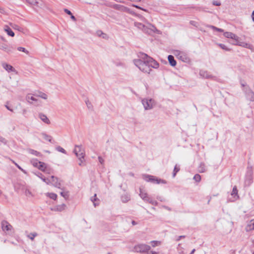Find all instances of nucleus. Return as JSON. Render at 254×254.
I'll list each match as a JSON object with an SVG mask.
<instances>
[{"label":"nucleus","instance_id":"1","mask_svg":"<svg viewBox=\"0 0 254 254\" xmlns=\"http://www.w3.org/2000/svg\"><path fill=\"white\" fill-rule=\"evenodd\" d=\"M134 64L142 72L149 73L151 68H157L159 64L145 54H141L139 59L133 61Z\"/></svg>","mask_w":254,"mask_h":254},{"label":"nucleus","instance_id":"2","mask_svg":"<svg viewBox=\"0 0 254 254\" xmlns=\"http://www.w3.org/2000/svg\"><path fill=\"white\" fill-rule=\"evenodd\" d=\"M31 162L33 166L37 168L39 170L47 173H50L51 169L46 163L39 161L37 159H32Z\"/></svg>","mask_w":254,"mask_h":254},{"label":"nucleus","instance_id":"3","mask_svg":"<svg viewBox=\"0 0 254 254\" xmlns=\"http://www.w3.org/2000/svg\"><path fill=\"white\" fill-rule=\"evenodd\" d=\"M141 102L146 110L152 109L156 104L155 101L152 99L144 98L142 100Z\"/></svg>","mask_w":254,"mask_h":254},{"label":"nucleus","instance_id":"4","mask_svg":"<svg viewBox=\"0 0 254 254\" xmlns=\"http://www.w3.org/2000/svg\"><path fill=\"white\" fill-rule=\"evenodd\" d=\"M26 101L30 104L35 106H38L40 104V102L38 99L36 98L35 96L31 94H28L25 97Z\"/></svg>","mask_w":254,"mask_h":254},{"label":"nucleus","instance_id":"5","mask_svg":"<svg viewBox=\"0 0 254 254\" xmlns=\"http://www.w3.org/2000/svg\"><path fill=\"white\" fill-rule=\"evenodd\" d=\"M150 249V247L146 244H138L134 247L135 252L137 253H145L148 252Z\"/></svg>","mask_w":254,"mask_h":254},{"label":"nucleus","instance_id":"6","mask_svg":"<svg viewBox=\"0 0 254 254\" xmlns=\"http://www.w3.org/2000/svg\"><path fill=\"white\" fill-rule=\"evenodd\" d=\"M73 152L77 157H85V151L81 145H75Z\"/></svg>","mask_w":254,"mask_h":254},{"label":"nucleus","instance_id":"7","mask_svg":"<svg viewBox=\"0 0 254 254\" xmlns=\"http://www.w3.org/2000/svg\"><path fill=\"white\" fill-rule=\"evenodd\" d=\"M0 50H2L6 53L9 54L13 53L14 49L11 46L4 43H1L0 44Z\"/></svg>","mask_w":254,"mask_h":254},{"label":"nucleus","instance_id":"8","mask_svg":"<svg viewBox=\"0 0 254 254\" xmlns=\"http://www.w3.org/2000/svg\"><path fill=\"white\" fill-rule=\"evenodd\" d=\"M233 44L235 45H238L239 46H241L244 48H248L252 51L253 50V46L252 45H251V44L246 43V42H240L239 41V39L238 40V41H236L235 43H234Z\"/></svg>","mask_w":254,"mask_h":254},{"label":"nucleus","instance_id":"9","mask_svg":"<svg viewBox=\"0 0 254 254\" xmlns=\"http://www.w3.org/2000/svg\"><path fill=\"white\" fill-rule=\"evenodd\" d=\"M140 193L139 195L140 197L145 201H149L150 198L148 197L147 192L145 190H144L143 188H140Z\"/></svg>","mask_w":254,"mask_h":254},{"label":"nucleus","instance_id":"10","mask_svg":"<svg viewBox=\"0 0 254 254\" xmlns=\"http://www.w3.org/2000/svg\"><path fill=\"white\" fill-rule=\"evenodd\" d=\"M144 179L146 181H151L156 184H159L160 183H165L166 182L163 180L155 179L153 176H146L145 177Z\"/></svg>","mask_w":254,"mask_h":254},{"label":"nucleus","instance_id":"11","mask_svg":"<svg viewBox=\"0 0 254 254\" xmlns=\"http://www.w3.org/2000/svg\"><path fill=\"white\" fill-rule=\"evenodd\" d=\"M174 55L179 59L183 61L187 60V57L186 54L180 51H176L174 52Z\"/></svg>","mask_w":254,"mask_h":254},{"label":"nucleus","instance_id":"12","mask_svg":"<svg viewBox=\"0 0 254 254\" xmlns=\"http://www.w3.org/2000/svg\"><path fill=\"white\" fill-rule=\"evenodd\" d=\"M51 184L58 188H60L61 187V184L59 179L53 176L51 177Z\"/></svg>","mask_w":254,"mask_h":254},{"label":"nucleus","instance_id":"13","mask_svg":"<svg viewBox=\"0 0 254 254\" xmlns=\"http://www.w3.org/2000/svg\"><path fill=\"white\" fill-rule=\"evenodd\" d=\"M1 227L2 230L5 232L10 231L12 229V226L7 221L1 222Z\"/></svg>","mask_w":254,"mask_h":254},{"label":"nucleus","instance_id":"14","mask_svg":"<svg viewBox=\"0 0 254 254\" xmlns=\"http://www.w3.org/2000/svg\"><path fill=\"white\" fill-rule=\"evenodd\" d=\"M224 36L227 38L234 39L235 41H238L239 39V37L230 32H226L224 33Z\"/></svg>","mask_w":254,"mask_h":254},{"label":"nucleus","instance_id":"15","mask_svg":"<svg viewBox=\"0 0 254 254\" xmlns=\"http://www.w3.org/2000/svg\"><path fill=\"white\" fill-rule=\"evenodd\" d=\"M1 65H2V67L4 69H5L6 71H7L8 72H10V71L14 72V71H15V70L13 68V67L12 66H11V65L7 64L6 63H5V62L2 63H1Z\"/></svg>","mask_w":254,"mask_h":254},{"label":"nucleus","instance_id":"16","mask_svg":"<svg viewBox=\"0 0 254 254\" xmlns=\"http://www.w3.org/2000/svg\"><path fill=\"white\" fill-rule=\"evenodd\" d=\"M245 230L247 232L254 230V219L250 220L246 226Z\"/></svg>","mask_w":254,"mask_h":254},{"label":"nucleus","instance_id":"17","mask_svg":"<svg viewBox=\"0 0 254 254\" xmlns=\"http://www.w3.org/2000/svg\"><path fill=\"white\" fill-rule=\"evenodd\" d=\"M38 117L40 119V120L42 122H43L44 123H45L47 125H49L51 123L50 120L48 118L47 116L46 115H45L44 114L40 113L38 115Z\"/></svg>","mask_w":254,"mask_h":254},{"label":"nucleus","instance_id":"18","mask_svg":"<svg viewBox=\"0 0 254 254\" xmlns=\"http://www.w3.org/2000/svg\"><path fill=\"white\" fill-rule=\"evenodd\" d=\"M4 30L5 32H6V33L8 35L11 36V37H14V33L11 30V29L7 25L4 26Z\"/></svg>","mask_w":254,"mask_h":254},{"label":"nucleus","instance_id":"19","mask_svg":"<svg viewBox=\"0 0 254 254\" xmlns=\"http://www.w3.org/2000/svg\"><path fill=\"white\" fill-rule=\"evenodd\" d=\"M168 59L170 64L172 66H174L176 65V62L173 56L169 55L168 57Z\"/></svg>","mask_w":254,"mask_h":254},{"label":"nucleus","instance_id":"20","mask_svg":"<svg viewBox=\"0 0 254 254\" xmlns=\"http://www.w3.org/2000/svg\"><path fill=\"white\" fill-rule=\"evenodd\" d=\"M231 195L234 197L233 200L237 199L239 197L238 195V190L236 186H235L233 189V190L231 193Z\"/></svg>","mask_w":254,"mask_h":254},{"label":"nucleus","instance_id":"21","mask_svg":"<svg viewBox=\"0 0 254 254\" xmlns=\"http://www.w3.org/2000/svg\"><path fill=\"white\" fill-rule=\"evenodd\" d=\"M65 208V205L64 204H62L61 205H59L56 206L54 208V210L62 211L64 210Z\"/></svg>","mask_w":254,"mask_h":254},{"label":"nucleus","instance_id":"22","mask_svg":"<svg viewBox=\"0 0 254 254\" xmlns=\"http://www.w3.org/2000/svg\"><path fill=\"white\" fill-rule=\"evenodd\" d=\"M41 136H42L43 138L47 141H48L49 142L52 141V137L51 136L45 133H42Z\"/></svg>","mask_w":254,"mask_h":254},{"label":"nucleus","instance_id":"23","mask_svg":"<svg viewBox=\"0 0 254 254\" xmlns=\"http://www.w3.org/2000/svg\"><path fill=\"white\" fill-rule=\"evenodd\" d=\"M78 159V165L80 166H84L85 165V160L84 157H77Z\"/></svg>","mask_w":254,"mask_h":254},{"label":"nucleus","instance_id":"24","mask_svg":"<svg viewBox=\"0 0 254 254\" xmlns=\"http://www.w3.org/2000/svg\"><path fill=\"white\" fill-rule=\"evenodd\" d=\"M96 34L98 36L101 37L104 39H107L108 38V36L107 34L105 33H104L101 30H98L96 32Z\"/></svg>","mask_w":254,"mask_h":254},{"label":"nucleus","instance_id":"25","mask_svg":"<svg viewBox=\"0 0 254 254\" xmlns=\"http://www.w3.org/2000/svg\"><path fill=\"white\" fill-rule=\"evenodd\" d=\"M200 74L201 75V76L202 77V78H211V77L210 76V75H209L206 71H203V70H201L200 71Z\"/></svg>","mask_w":254,"mask_h":254},{"label":"nucleus","instance_id":"26","mask_svg":"<svg viewBox=\"0 0 254 254\" xmlns=\"http://www.w3.org/2000/svg\"><path fill=\"white\" fill-rule=\"evenodd\" d=\"M121 199L123 202H126L130 199V196L127 194H124L122 196Z\"/></svg>","mask_w":254,"mask_h":254},{"label":"nucleus","instance_id":"27","mask_svg":"<svg viewBox=\"0 0 254 254\" xmlns=\"http://www.w3.org/2000/svg\"><path fill=\"white\" fill-rule=\"evenodd\" d=\"M24 193L25 195L28 197H32L34 196V194L32 192V191L29 189H25Z\"/></svg>","mask_w":254,"mask_h":254},{"label":"nucleus","instance_id":"28","mask_svg":"<svg viewBox=\"0 0 254 254\" xmlns=\"http://www.w3.org/2000/svg\"><path fill=\"white\" fill-rule=\"evenodd\" d=\"M46 196L49 197L50 198L56 200L57 197V195L56 193H49L48 192L46 193Z\"/></svg>","mask_w":254,"mask_h":254},{"label":"nucleus","instance_id":"29","mask_svg":"<svg viewBox=\"0 0 254 254\" xmlns=\"http://www.w3.org/2000/svg\"><path fill=\"white\" fill-rule=\"evenodd\" d=\"M248 98L250 99V101H254V93L252 91H250L248 94Z\"/></svg>","mask_w":254,"mask_h":254},{"label":"nucleus","instance_id":"30","mask_svg":"<svg viewBox=\"0 0 254 254\" xmlns=\"http://www.w3.org/2000/svg\"><path fill=\"white\" fill-rule=\"evenodd\" d=\"M151 244L153 247H155L160 245L161 244V242L160 241H153L151 242Z\"/></svg>","mask_w":254,"mask_h":254},{"label":"nucleus","instance_id":"31","mask_svg":"<svg viewBox=\"0 0 254 254\" xmlns=\"http://www.w3.org/2000/svg\"><path fill=\"white\" fill-rule=\"evenodd\" d=\"M208 27L213 29V30H215L217 31H218V32H223V30L221 29V28H217L216 27H215L214 26H212V25H209L208 26Z\"/></svg>","mask_w":254,"mask_h":254},{"label":"nucleus","instance_id":"32","mask_svg":"<svg viewBox=\"0 0 254 254\" xmlns=\"http://www.w3.org/2000/svg\"><path fill=\"white\" fill-rule=\"evenodd\" d=\"M36 96L37 97H40V98H41L42 99H45V100L48 98L47 95L46 94L44 93H41L38 95H37Z\"/></svg>","mask_w":254,"mask_h":254},{"label":"nucleus","instance_id":"33","mask_svg":"<svg viewBox=\"0 0 254 254\" xmlns=\"http://www.w3.org/2000/svg\"><path fill=\"white\" fill-rule=\"evenodd\" d=\"M219 47L222 48V49L226 51H230V49L228 48L225 45L223 44H219Z\"/></svg>","mask_w":254,"mask_h":254},{"label":"nucleus","instance_id":"34","mask_svg":"<svg viewBox=\"0 0 254 254\" xmlns=\"http://www.w3.org/2000/svg\"><path fill=\"white\" fill-rule=\"evenodd\" d=\"M17 50L19 51H20V52H24V53H26V54H29V52L27 50H26L25 48L22 47H18Z\"/></svg>","mask_w":254,"mask_h":254},{"label":"nucleus","instance_id":"35","mask_svg":"<svg viewBox=\"0 0 254 254\" xmlns=\"http://www.w3.org/2000/svg\"><path fill=\"white\" fill-rule=\"evenodd\" d=\"M29 153L31 154L34 155L36 156H40V153L37 151L34 150H30Z\"/></svg>","mask_w":254,"mask_h":254},{"label":"nucleus","instance_id":"36","mask_svg":"<svg viewBox=\"0 0 254 254\" xmlns=\"http://www.w3.org/2000/svg\"><path fill=\"white\" fill-rule=\"evenodd\" d=\"M193 179L197 182H199L201 180V177L198 174H196L195 175H194V176L193 177Z\"/></svg>","mask_w":254,"mask_h":254},{"label":"nucleus","instance_id":"37","mask_svg":"<svg viewBox=\"0 0 254 254\" xmlns=\"http://www.w3.org/2000/svg\"><path fill=\"white\" fill-rule=\"evenodd\" d=\"M37 235V234L36 233H30L28 236V237L31 240H33L34 239V238Z\"/></svg>","mask_w":254,"mask_h":254},{"label":"nucleus","instance_id":"38","mask_svg":"<svg viewBox=\"0 0 254 254\" xmlns=\"http://www.w3.org/2000/svg\"><path fill=\"white\" fill-rule=\"evenodd\" d=\"M56 149H57V151H58L59 152H61L62 153H64V154H66V151L63 148H62L61 146H58L56 148Z\"/></svg>","mask_w":254,"mask_h":254},{"label":"nucleus","instance_id":"39","mask_svg":"<svg viewBox=\"0 0 254 254\" xmlns=\"http://www.w3.org/2000/svg\"><path fill=\"white\" fill-rule=\"evenodd\" d=\"M180 170V168L179 167L177 166V165H176L175 168H174V173H173V177H175L176 175V173Z\"/></svg>","mask_w":254,"mask_h":254},{"label":"nucleus","instance_id":"40","mask_svg":"<svg viewBox=\"0 0 254 254\" xmlns=\"http://www.w3.org/2000/svg\"><path fill=\"white\" fill-rule=\"evenodd\" d=\"M205 171L204 165L203 164H201L199 168V172L200 173H203Z\"/></svg>","mask_w":254,"mask_h":254},{"label":"nucleus","instance_id":"41","mask_svg":"<svg viewBox=\"0 0 254 254\" xmlns=\"http://www.w3.org/2000/svg\"><path fill=\"white\" fill-rule=\"evenodd\" d=\"M26 1L31 4H36L37 3V0H26Z\"/></svg>","mask_w":254,"mask_h":254},{"label":"nucleus","instance_id":"42","mask_svg":"<svg viewBox=\"0 0 254 254\" xmlns=\"http://www.w3.org/2000/svg\"><path fill=\"white\" fill-rule=\"evenodd\" d=\"M114 7L116 9H120V10H123L125 8L123 6L120 5H118V4L115 5Z\"/></svg>","mask_w":254,"mask_h":254},{"label":"nucleus","instance_id":"43","mask_svg":"<svg viewBox=\"0 0 254 254\" xmlns=\"http://www.w3.org/2000/svg\"><path fill=\"white\" fill-rule=\"evenodd\" d=\"M91 201L94 203V205L95 206H96V203L95 202V201L96 200V194H95L94 196L91 198Z\"/></svg>","mask_w":254,"mask_h":254},{"label":"nucleus","instance_id":"44","mask_svg":"<svg viewBox=\"0 0 254 254\" xmlns=\"http://www.w3.org/2000/svg\"><path fill=\"white\" fill-rule=\"evenodd\" d=\"M44 182L47 184H51V178L50 179H44Z\"/></svg>","mask_w":254,"mask_h":254},{"label":"nucleus","instance_id":"45","mask_svg":"<svg viewBox=\"0 0 254 254\" xmlns=\"http://www.w3.org/2000/svg\"><path fill=\"white\" fill-rule=\"evenodd\" d=\"M213 4L214 5L219 6L221 4V3L217 1H214L213 2Z\"/></svg>","mask_w":254,"mask_h":254},{"label":"nucleus","instance_id":"46","mask_svg":"<svg viewBox=\"0 0 254 254\" xmlns=\"http://www.w3.org/2000/svg\"><path fill=\"white\" fill-rule=\"evenodd\" d=\"M64 11L68 15H71V12L70 10H68L67 9H64Z\"/></svg>","mask_w":254,"mask_h":254},{"label":"nucleus","instance_id":"47","mask_svg":"<svg viewBox=\"0 0 254 254\" xmlns=\"http://www.w3.org/2000/svg\"><path fill=\"white\" fill-rule=\"evenodd\" d=\"M148 202L151 203H152L153 205H157V202L156 201L152 200L150 198L149 201Z\"/></svg>","mask_w":254,"mask_h":254},{"label":"nucleus","instance_id":"48","mask_svg":"<svg viewBox=\"0 0 254 254\" xmlns=\"http://www.w3.org/2000/svg\"><path fill=\"white\" fill-rule=\"evenodd\" d=\"M148 254H158V252L155 251H150V252L148 253Z\"/></svg>","mask_w":254,"mask_h":254},{"label":"nucleus","instance_id":"49","mask_svg":"<svg viewBox=\"0 0 254 254\" xmlns=\"http://www.w3.org/2000/svg\"><path fill=\"white\" fill-rule=\"evenodd\" d=\"M98 159H99V162H100L101 164H102V163H103V161H104V160H103V158H101V157H98Z\"/></svg>","mask_w":254,"mask_h":254},{"label":"nucleus","instance_id":"50","mask_svg":"<svg viewBox=\"0 0 254 254\" xmlns=\"http://www.w3.org/2000/svg\"><path fill=\"white\" fill-rule=\"evenodd\" d=\"M15 166L20 170L23 171V169L21 168V167L19 166L17 163H15Z\"/></svg>","mask_w":254,"mask_h":254},{"label":"nucleus","instance_id":"51","mask_svg":"<svg viewBox=\"0 0 254 254\" xmlns=\"http://www.w3.org/2000/svg\"><path fill=\"white\" fill-rule=\"evenodd\" d=\"M71 15V17H71V19L72 20H73V21H75V20H76V18H75V17H74V16H73L72 14H71V15Z\"/></svg>","mask_w":254,"mask_h":254},{"label":"nucleus","instance_id":"52","mask_svg":"<svg viewBox=\"0 0 254 254\" xmlns=\"http://www.w3.org/2000/svg\"><path fill=\"white\" fill-rule=\"evenodd\" d=\"M0 12L1 13H4V12H5L4 9L2 8H0Z\"/></svg>","mask_w":254,"mask_h":254},{"label":"nucleus","instance_id":"53","mask_svg":"<svg viewBox=\"0 0 254 254\" xmlns=\"http://www.w3.org/2000/svg\"><path fill=\"white\" fill-rule=\"evenodd\" d=\"M0 141L3 142H5V139L2 137L0 136Z\"/></svg>","mask_w":254,"mask_h":254},{"label":"nucleus","instance_id":"54","mask_svg":"<svg viewBox=\"0 0 254 254\" xmlns=\"http://www.w3.org/2000/svg\"><path fill=\"white\" fill-rule=\"evenodd\" d=\"M252 17L253 20L254 22V10L252 12Z\"/></svg>","mask_w":254,"mask_h":254},{"label":"nucleus","instance_id":"55","mask_svg":"<svg viewBox=\"0 0 254 254\" xmlns=\"http://www.w3.org/2000/svg\"><path fill=\"white\" fill-rule=\"evenodd\" d=\"M185 236H180L178 237V238L177 239V241H179L182 238H184Z\"/></svg>","mask_w":254,"mask_h":254},{"label":"nucleus","instance_id":"56","mask_svg":"<svg viewBox=\"0 0 254 254\" xmlns=\"http://www.w3.org/2000/svg\"><path fill=\"white\" fill-rule=\"evenodd\" d=\"M27 112V110L26 109H23L22 110V114L24 115L25 114H26V113Z\"/></svg>","mask_w":254,"mask_h":254},{"label":"nucleus","instance_id":"57","mask_svg":"<svg viewBox=\"0 0 254 254\" xmlns=\"http://www.w3.org/2000/svg\"><path fill=\"white\" fill-rule=\"evenodd\" d=\"M143 26H143L142 24H141V23H138V27H139V28H141L142 27H143Z\"/></svg>","mask_w":254,"mask_h":254},{"label":"nucleus","instance_id":"58","mask_svg":"<svg viewBox=\"0 0 254 254\" xmlns=\"http://www.w3.org/2000/svg\"><path fill=\"white\" fill-rule=\"evenodd\" d=\"M61 195H62L63 196L65 197V194H64V192H61Z\"/></svg>","mask_w":254,"mask_h":254},{"label":"nucleus","instance_id":"59","mask_svg":"<svg viewBox=\"0 0 254 254\" xmlns=\"http://www.w3.org/2000/svg\"><path fill=\"white\" fill-rule=\"evenodd\" d=\"M195 251V249H193L190 254H193Z\"/></svg>","mask_w":254,"mask_h":254},{"label":"nucleus","instance_id":"60","mask_svg":"<svg viewBox=\"0 0 254 254\" xmlns=\"http://www.w3.org/2000/svg\"><path fill=\"white\" fill-rule=\"evenodd\" d=\"M134 6L136 7V8H137L143 9H142V8H141L140 7H139V6H137V5H134Z\"/></svg>","mask_w":254,"mask_h":254},{"label":"nucleus","instance_id":"61","mask_svg":"<svg viewBox=\"0 0 254 254\" xmlns=\"http://www.w3.org/2000/svg\"><path fill=\"white\" fill-rule=\"evenodd\" d=\"M6 108H7L8 110H10V111H12V110L11 109H9V107H7V106H6Z\"/></svg>","mask_w":254,"mask_h":254},{"label":"nucleus","instance_id":"62","mask_svg":"<svg viewBox=\"0 0 254 254\" xmlns=\"http://www.w3.org/2000/svg\"><path fill=\"white\" fill-rule=\"evenodd\" d=\"M41 179L43 181V182H44V179H45V178H42V177H41Z\"/></svg>","mask_w":254,"mask_h":254},{"label":"nucleus","instance_id":"63","mask_svg":"<svg viewBox=\"0 0 254 254\" xmlns=\"http://www.w3.org/2000/svg\"><path fill=\"white\" fill-rule=\"evenodd\" d=\"M17 26L15 25V26H13V27L15 29H17Z\"/></svg>","mask_w":254,"mask_h":254},{"label":"nucleus","instance_id":"64","mask_svg":"<svg viewBox=\"0 0 254 254\" xmlns=\"http://www.w3.org/2000/svg\"><path fill=\"white\" fill-rule=\"evenodd\" d=\"M12 162L15 165L16 162H15L14 161H12Z\"/></svg>","mask_w":254,"mask_h":254}]
</instances>
